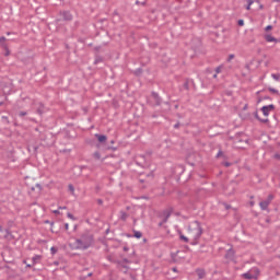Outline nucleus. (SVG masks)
Masks as SVG:
<instances>
[{
    "instance_id": "11",
    "label": "nucleus",
    "mask_w": 280,
    "mask_h": 280,
    "mask_svg": "<svg viewBox=\"0 0 280 280\" xmlns=\"http://www.w3.org/2000/svg\"><path fill=\"white\" fill-rule=\"evenodd\" d=\"M233 257H235V252L233 250V248H230L225 254V258L233 259Z\"/></svg>"
},
{
    "instance_id": "34",
    "label": "nucleus",
    "mask_w": 280,
    "mask_h": 280,
    "mask_svg": "<svg viewBox=\"0 0 280 280\" xmlns=\"http://www.w3.org/2000/svg\"><path fill=\"white\" fill-rule=\"evenodd\" d=\"M98 62H102V58L97 57L94 61V65H98Z\"/></svg>"
},
{
    "instance_id": "61",
    "label": "nucleus",
    "mask_w": 280,
    "mask_h": 280,
    "mask_svg": "<svg viewBox=\"0 0 280 280\" xmlns=\"http://www.w3.org/2000/svg\"><path fill=\"white\" fill-rule=\"evenodd\" d=\"M140 183H143V179H140Z\"/></svg>"
},
{
    "instance_id": "35",
    "label": "nucleus",
    "mask_w": 280,
    "mask_h": 280,
    "mask_svg": "<svg viewBox=\"0 0 280 280\" xmlns=\"http://www.w3.org/2000/svg\"><path fill=\"white\" fill-rule=\"evenodd\" d=\"M45 224H50L51 226H54V221L46 220Z\"/></svg>"
},
{
    "instance_id": "38",
    "label": "nucleus",
    "mask_w": 280,
    "mask_h": 280,
    "mask_svg": "<svg viewBox=\"0 0 280 280\" xmlns=\"http://www.w3.org/2000/svg\"><path fill=\"white\" fill-rule=\"evenodd\" d=\"M96 202H97V205H104V200H102V199H97Z\"/></svg>"
},
{
    "instance_id": "23",
    "label": "nucleus",
    "mask_w": 280,
    "mask_h": 280,
    "mask_svg": "<svg viewBox=\"0 0 280 280\" xmlns=\"http://www.w3.org/2000/svg\"><path fill=\"white\" fill-rule=\"evenodd\" d=\"M271 78H273L276 80V82H279L280 80V73H272Z\"/></svg>"
},
{
    "instance_id": "29",
    "label": "nucleus",
    "mask_w": 280,
    "mask_h": 280,
    "mask_svg": "<svg viewBox=\"0 0 280 280\" xmlns=\"http://www.w3.org/2000/svg\"><path fill=\"white\" fill-rule=\"evenodd\" d=\"M50 253H51V255H56V253H58V248L57 247H51Z\"/></svg>"
},
{
    "instance_id": "55",
    "label": "nucleus",
    "mask_w": 280,
    "mask_h": 280,
    "mask_svg": "<svg viewBox=\"0 0 280 280\" xmlns=\"http://www.w3.org/2000/svg\"><path fill=\"white\" fill-rule=\"evenodd\" d=\"M88 277H93V273H91V272H90V273H88Z\"/></svg>"
},
{
    "instance_id": "24",
    "label": "nucleus",
    "mask_w": 280,
    "mask_h": 280,
    "mask_svg": "<svg viewBox=\"0 0 280 280\" xmlns=\"http://www.w3.org/2000/svg\"><path fill=\"white\" fill-rule=\"evenodd\" d=\"M8 40V38H5L4 36L0 37V47H2V45H5V42Z\"/></svg>"
},
{
    "instance_id": "4",
    "label": "nucleus",
    "mask_w": 280,
    "mask_h": 280,
    "mask_svg": "<svg viewBox=\"0 0 280 280\" xmlns=\"http://www.w3.org/2000/svg\"><path fill=\"white\" fill-rule=\"evenodd\" d=\"M172 217V210H164L159 218L164 222L167 223V221L170 220V218Z\"/></svg>"
},
{
    "instance_id": "1",
    "label": "nucleus",
    "mask_w": 280,
    "mask_h": 280,
    "mask_svg": "<svg viewBox=\"0 0 280 280\" xmlns=\"http://www.w3.org/2000/svg\"><path fill=\"white\" fill-rule=\"evenodd\" d=\"M92 246H95V236L89 231L83 232L80 237L74 241V248L77 250H89Z\"/></svg>"
},
{
    "instance_id": "33",
    "label": "nucleus",
    "mask_w": 280,
    "mask_h": 280,
    "mask_svg": "<svg viewBox=\"0 0 280 280\" xmlns=\"http://www.w3.org/2000/svg\"><path fill=\"white\" fill-rule=\"evenodd\" d=\"M233 58H235V55H230L228 58V62H231L233 60Z\"/></svg>"
},
{
    "instance_id": "8",
    "label": "nucleus",
    "mask_w": 280,
    "mask_h": 280,
    "mask_svg": "<svg viewBox=\"0 0 280 280\" xmlns=\"http://www.w3.org/2000/svg\"><path fill=\"white\" fill-rule=\"evenodd\" d=\"M265 40L267 43H278V39L275 36L270 35V34L265 35Z\"/></svg>"
},
{
    "instance_id": "9",
    "label": "nucleus",
    "mask_w": 280,
    "mask_h": 280,
    "mask_svg": "<svg viewBox=\"0 0 280 280\" xmlns=\"http://www.w3.org/2000/svg\"><path fill=\"white\" fill-rule=\"evenodd\" d=\"M115 264H117V268L119 270H125V271L128 270V266L124 265V261L117 260V261H115Z\"/></svg>"
},
{
    "instance_id": "50",
    "label": "nucleus",
    "mask_w": 280,
    "mask_h": 280,
    "mask_svg": "<svg viewBox=\"0 0 280 280\" xmlns=\"http://www.w3.org/2000/svg\"><path fill=\"white\" fill-rule=\"evenodd\" d=\"M0 233H3V226L0 225Z\"/></svg>"
},
{
    "instance_id": "2",
    "label": "nucleus",
    "mask_w": 280,
    "mask_h": 280,
    "mask_svg": "<svg viewBox=\"0 0 280 280\" xmlns=\"http://www.w3.org/2000/svg\"><path fill=\"white\" fill-rule=\"evenodd\" d=\"M188 235L192 240V246H196L200 237H202V225L198 221L191 222L188 228Z\"/></svg>"
},
{
    "instance_id": "37",
    "label": "nucleus",
    "mask_w": 280,
    "mask_h": 280,
    "mask_svg": "<svg viewBox=\"0 0 280 280\" xmlns=\"http://www.w3.org/2000/svg\"><path fill=\"white\" fill-rule=\"evenodd\" d=\"M27 115V112H20V117H25Z\"/></svg>"
},
{
    "instance_id": "41",
    "label": "nucleus",
    "mask_w": 280,
    "mask_h": 280,
    "mask_svg": "<svg viewBox=\"0 0 280 280\" xmlns=\"http://www.w3.org/2000/svg\"><path fill=\"white\" fill-rule=\"evenodd\" d=\"M238 25H244V20H238Z\"/></svg>"
},
{
    "instance_id": "18",
    "label": "nucleus",
    "mask_w": 280,
    "mask_h": 280,
    "mask_svg": "<svg viewBox=\"0 0 280 280\" xmlns=\"http://www.w3.org/2000/svg\"><path fill=\"white\" fill-rule=\"evenodd\" d=\"M120 219H121L124 222H126V220H128V213L121 211V212H120Z\"/></svg>"
},
{
    "instance_id": "21",
    "label": "nucleus",
    "mask_w": 280,
    "mask_h": 280,
    "mask_svg": "<svg viewBox=\"0 0 280 280\" xmlns=\"http://www.w3.org/2000/svg\"><path fill=\"white\" fill-rule=\"evenodd\" d=\"M272 200H275V195H272V194L268 195L266 201L270 205V202H272Z\"/></svg>"
},
{
    "instance_id": "19",
    "label": "nucleus",
    "mask_w": 280,
    "mask_h": 280,
    "mask_svg": "<svg viewBox=\"0 0 280 280\" xmlns=\"http://www.w3.org/2000/svg\"><path fill=\"white\" fill-rule=\"evenodd\" d=\"M144 160H145L144 155H138L136 161H137L138 165H141V161H144Z\"/></svg>"
},
{
    "instance_id": "32",
    "label": "nucleus",
    "mask_w": 280,
    "mask_h": 280,
    "mask_svg": "<svg viewBox=\"0 0 280 280\" xmlns=\"http://www.w3.org/2000/svg\"><path fill=\"white\" fill-rule=\"evenodd\" d=\"M38 259H40V256H38V255L34 256V257H33L34 264H36V261H38Z\"/></svg>"
},
{
    "instance_id": "58",
    "label": "nucleus",
    "mask_w": 280,
    "mask_h": 280,
    "mask_svg": "<svg viewBox=\"0 0 280 280\" xmlns=\"http://www.w3.org/2000/svg\"><path fill=\"white\" fill-rule=\"evenodd\" d=\"M173 272H176V268H173Z\"/></svg>"
},
{
    "instance_id": "17",
    "label": "nucleus",
    "mask_w": 280,
    "mask_h": 280,
    "mask_svg": "<svg viewBox=\"0 0 280 280\" xmlns=\"http://www.w3.org/2000/svg\"><path fill=\"white\" fill-rule=\"evenodd\" d=\"M133 237H136L137 240H141V237H143V233H141L139 231H135Z\"/></svg>"
},
{
    "instance_id": "30",
    "label": "nucleus",
    "mask_w": 280,
    "mask_h": 280,
    "mask_svg": "<svg viewBox=\"0 0 280 280\" xmlns=\"http://www.w3.org/2000/svg\"><path fill=\"white\" fill-rule=\"evenodd\" d=\"M215 73H222V66H219L215 68Z\"/></svg>"
},
{
    "instance_id": "40",
    "label": "nucleus",
    "mask_w": 280,
    "mask_h": 280,
    "mask_svg": "<svg viewBox=\"0 0 280 280\" xmlns=\"http://www.w3.org/2000/svg\"><path fill=\"white\" fill-rule=\"evenodd\" d=\"M266 32H268L269 30H272V25H268V26H266Z\"/></svg>"
},
{
    "instance_id": "7",
    "label": "nucleus",
    "mask_w": 280,
    "mask_h": 280,
    "mask_svg": "<svg viewBox=\"0 0 280 280\" xmlns=\"http://www.w3.org/2000/svg\"><path fill=\"white\" fill-rule=\"evenodd\" d=\"M152 97L155 102V106H161L163 101L161 100V96H159V93L152 92Z\"/></svg>"
},
{
    "instance_id": "51",
    "label": "nucleus",
    "mask_w": 280,
    "mask_h": 280,
    "mask_svg": "<svg viewBox=\"0 0 280 280\" xmlns=\"http://www.w3.org/2000/svg\"><path fill=\"white\" fill-rule=\"evenodd\" d=\"M246 10H250V4H247Z\"/></svg>"
},
{
    "instance_id": "15",
    "label": "nucleus",
    "mask_w": 280,
    "mask_h": 280,
    "mask_svg": "<svg viewBox=\"0 0 280 280\" xmlns=\"http://www.w3.org/2000/svg\"><path fill=\"white\" fill-rule=\"evenodd\" d=\"M28 152H38V147L35 144L28 145Z\"/></svg>"
},
{
    "instance_id": "16",
    "label": "nucleus",
    "mask_w": 280,
    "mask_h": 280,
    "mask_svg": "<svg viewBox=\"0 0 280 280\" xmlns=\"http://www.w3.org/2000/svg\"><path fill=\"white\" fill-rule=\"evenodd\" d=\"M179 240H183L185 244H189V237L185 236L183 233L179 234Z\"/></svg>"
},
{
    "instance_id": "46",
    "label": "nucleus",
    "mask_w": 280,
    "mask_h": 280,
    "mask_svg": "<svg viewBox=\"0 0 280 280\" xmlns=\"http://www.w3.org/2000/svg\"><path fill=\"white\" fill-rule=\"evenodd\" d=\"M165 224V222L161 221L158 226H163Z\"/></svg>"
},
{
    "instance_id": "48",
    "label": "nucleus",
    "mask_w": 280,
    "mask_h": 280,
    "mask_svg": "<svg viewBox=\"0 0 280 280\" xmlns=\"http://www.w3.org/2000/svg\"><path fill=\"white\" fill-rule=\"evenodd\" d=\"M212 78H214V79L218 78V73L215 72V73L212 75Z\"/></svg>"
},
{
    "instance_id": "56",
    "label": "nucleus",
    "mask_w": 280,
    "mask_h": 280,
    "mask_svg": "<svg viewBox=\"0 0 280 280\" xmlns=\"http://www.w3.org/2000/svg\"><path fill=\"white\" fill-rule=\"evenodd\" d=\"M276 3H280V0H273Z\"/></svg>"
},
{
    "instance_id": "59",
    "label": "nucleus",
    "mask_w": 280,
    "mask_h": 280,
    "mask_svg": "<svg viewBox=\"0 0 280 280\" xmlns=\"http://www.w3.org/2000/svg\"><path fill=\"white\" fill-rule=\"evenodd\" d=\"M124 250H128V247H125Z\"/></svg>"
},
{
    "instance_id": "6",
    "label": "nucleus",
    "mask_w": 280,
    "mask_h": 280,
    "mask_svg": "<svg viewBox=\"0 0 280 280\" xmlns=\"http://www.w3.org/2000/svg\"><path fill=\"white\" fill-rule=\"evenodd\" d=\"M60 15L62 16L63 21H72L73 20V15L69 11H63L60 13Z\"/></svg>"
},
{
    "instance_id": "10",
    "label": "nucleus",
    "mask_w": 280,
    "mask_h": 280,
    "mask_svg": "<svg viewBox=\"0 0 280 280\" xmlns=\"http://www.w3.org/2000/svg\"><path fill=\"white\" fill-rule=\"evenodd\" d=\"M259 207L262 211H266L268 207H270V203L267 200L260 201Z\"/></svg>"
},
{
    "instance_id": "42",
    "label": "nucleus",
    "mask_w": 280,
    "mask_h": 280,
    "mask_svg": "<svg viewBox=\"0 0 280 280\" xmlns=\"http://www.w3.org/2000/svg\"><path fill=\"white\" fill-rule=\"evenodd\" d=\"M224 166H225V167H231V163L225 162V163H224Z\"/></svg>"
},
{
    "instance_id": "49",
    "label": "nucleus",
    "mask_w": 280,
    "mask_h": 280,
    "mask_svg": "<svg viewBox=\"0 0 280 280\" xmlns=\"http://www.w3.org/2000/svg\"><path fill=\"white\" fill-rule=\"evenodd\" d=\"M275 159H280V155L279 154H275Z\"/></svg>"
},
{
    "instance_id": "12",
    "label": "nucleus",
    "mask_w": 280,
    "mask_h": 280,
    "mask_svg": "<svg viewBox=\"0 0 280 280\" xmlns=\"http://www.w3.org/2000/svg\"><path fill=\"white\" fill-rule=\"evenodd\" d=\"M4 240H14V235H12V232L10 230H5Z\"/></svg>"
},
{
    "instance_id": "54",
    "label": "nucleus",
    "mask_w": 280,
    "mask_h": 280,
    "mask_svg": "<svg viewBox=\"0 0 280 280\" xmlns=\"http://www.w3.org/2000/svg\"><path fill=\"white\" fill-rule=\"evenodd\" d=\"M54 213H60V211L59 210H55Z\"/></svg>"
},
{
    "instance_id": "43",
    "label": "nucleus",
    "mask_w": 280,
    "mask_h": 280,
    "mask_svg": "<svg viewBox=\"0 0 280 280\" xmlns=\"http://www.w3.org/2000/svg\"><path fill=\"white\" fill-rule=\"evenodd\" d=\"M248 5H253L254 1L253 0H247Z\"/></svg>"
},
{
    "instance_id": "36",
    "label": "nucleus",
    "mask_w": 280,
    "mask_h": 280,
    "mask_svg": "<svg viewBox=\"0 0 280 280\" xmlns=\"http://www.w3.org/2000/svg\"><path fill=\"white\" fill-rule=\"evenodd\" d=\"M107 259H108V261H112L113 264H115V261H117V260H114L112 256H107Z\"/></svg>"
},
{
    "instance_id": "57",
    "label": "nucleus",
    "mask_w": 280,
    "mask_h": 280,
    "mask_svg": "<svg viewBox=\"0 0 280 280\" xmlns=\"http://www.w3.org/2000/svg\"><path fill=\"white\" fill-rule=\"evenodd\" d=\"M11 34H12L11 32H8V33H7V36H10Z\"/></svg>"
},
{
    "instance_id": "47",
    "label": "nucleus",
    "mask_w": 280,
    "mask_h": 280,
    "mask_svg": "<svg viewBox=\"0 0 280 280\" xmlns=\"http://www.w3.org/2000/svg\"><path fill=\"white\" fill-rule=\"evenodd\" d=\"M36 187H38V189H43V187L40 186V184H36Z\"/></svg>"
},
{
    "instance_id": "13",
    "label": "nucleus",
    "mask_w": 280,
    "mask_h": 280,
    "mask_svg": "<svg viewBox=\"0 0 280 280\" xmlns=\"http://www.w3.org/2000/svg\"><path fill=\"white\" fill-rule=\"evenodd\" d=\"M243 279L253 280L255 279V276H253L250 272L243 273Z\"/></svg>"
},
{
    "instance_id": "3",
    "label": "nucleus",
    "mask_w": 280,
    "mask_h": 280,
    "mask_svg": "<svg viewBox=\"0 0 280 280\" xmlns=\"http://www.w3.org/2000/svg\"><path fill=\"white\" fill-rule=\"evenodd\" d=\"M115 145V141H98L96 148L98 152H115L117 147Z\"/></svg>"
},
{
    "instance_id": "53",
    "label": "nucleus",
    "mask_w": 280,
    "mask_h": 280,
    "mask_svg": "<svg viewBox=\"0 0 280 280\" xmlns=\"http://www.w3.org/2000/svg\"><path fill=\"white\" fill-rule=\"evenodd\" d=\"M37 113H39V115H43V112L40 109H38Z\"/></svg>"
},
{
    "instance_id": "52",
    "label": "nucleus",
    "mask_w": 280,
    "mask_h": 280,
    "mask_svg": "<svg viewBox=\"0 0 280 280\" xmlns=\"http://www.w3.org/2000/svg\"><path fill=\"white\" fill-rule=\"evenodd\" d=\"M230 208H231V206H229V205L225 203V209H230Z\"/></svg>"
},
{
    "instance_id": "26",
    "label": "nucleus",
    "mask_w": 280,
    "mask_h": 280,
    "mask_svg": "<svg viewBox=\"0 0 280 280\" xmlns=\"http://www.w3.org/2000/svg\"><path fill=\"white\" fill-rule=\"evenodd\" d=\"M268 91H269L270 93H275L276 95H279V90H277V89L269 88Z\"/></svg>"
},
{
    "instance_id": "44",
    "label": "nucleus",
    "mask_w": 280,
    "mask_h": 280,
    "mask_svg": "<svg viewBox=\"0 0 280 280\" xmlns=\"http://www.w3.org/2000/svg\"><path fill=\"white\" fill-rule=\"evenodd\" d=\"M180 127V122H177L174 125V128H179Z\"/></svg>"
},
{
    "instance_id": "25",
    "label": "nucleus",
    "mask_w": 280,
    "mask_h": 280,
    "mask_svg": "<svg viewBox=\"0 0 280 280\" xmlns=\"http://www.w3.org/2000/svg\"><path fill=\"white\" fill-rule=\"evenodd\" d=\"M98 141H106V136L105 135H96Z\"/></svg>"
},
{
    "instance_id": "27",
    "label": "nucleus",
    "mask_w": 280,
    "mask_h": 280,
    "mask_svg": "<svg viewBox=\"0 0 280 280\" xmlns=\"http://www.w3.org/2000/svg\"><path fill=\"white\" fill-rule=\"evenodd\" d=\"M68 189H69V191H71V194H74V191H75V188L73 187L72 184H70V185L68 186Z\"/></svg>"
},
{
    "instance_id": "14",
    "label": "nucleus",
    "mask_w": 280,
    "mask_h": 280,
    "mask_svg": "<svg viewBox=\"0 0 280 280\" xmlns=\"http://www.w3.org/2000/svg\"><path fill=\"white\" fill-rule=\"evenodd\" d=\"M2 49H4V56H10V48L8 47V44H2Z\"/></svg>"
},
{
    "instance_id": "20",
    "label": "nucleus",
    "mask_w": 280,
    "mask_h": 280,
    "mask_svg": "<svg viewBox=\"0 0 280 280\" xmlns=\"http://www.w3.org/2000/svg\"><path fill=\"white\" fill-rule=\"evenodd\" d=\"M93 156H94L95 161H100V159H102V155L100 154V151L94 152Z\"/></svg>"
},
{
    "instance_id": "60",
    "label": "nucleus",
    "mask_w": 280,
    "mask_h": 280,
    "mask_svg": "<svg viewBox=\"0 0 280 280\" xmlns=\"http://www.w3.org/2000/svg\"><path fill=\"white\" fill-rule=\"evenodd\" d=\"M60 209H67V207H62V208H60Z\"/></svg>"
},
{
    "instance_id": "31",
    "label": "nucleus",
    "mask_w": 280,
    "mask_h": 280,
    "mask_svg": "<svg viewBox=\"0 0 280 280\" xmlns=\"http://www.w3.org/2000/svg\"><path fill=\"white\" fill-rule=\"evenodd\" d=\"M220 156H224V152H222V150H219L217 154V159H220Z\"/></svg>"
},
{
    "instance_id": "45",
    "label": "nucleus",
    "mask_w": 280,
    "mask_h": 280,
    "mask_svg": "<svg viewBox=\"0 0 280 280\" xmlns=\"http://www.w3.org/2000/svg\"><path fill=\"white\" fill-rule=\"evenodd\" d=\"M65 229H66V231H69V223L65 224Z\"/></svg>"
},
{
    "instance_id": "5",
    "label": "nucleus",
    "mask_w": 280,
    "mask_h": 280,
    "mask_svg": "<svg viewBox=\"0 0 280 280\" xmlns=\"http://www.w3.org/2000/svg\"><path fill=\"white\" fill-rule=\"evenodd\" d=\"M271 110H275V106L272 104L261 107V113L265 117H268V115H270Z\"/></svg>"
},
{
    "instance_id": "39",
    "label": "nucleus",
    "mask_w": 280,
    "mask_h": 280,
    "mask_svg": "<svg viewBox=\"0 0 280 280\" xmlns=\"http://www.w3.org/2000/svg\"><path fill=\"white\" fill-rule=\"evenodd\" d=\"M122 264H130V260H128V258H124Z\"/></svg>"
},
{
    "instance_id": "22",
    "label": "nucleus",
    "mask_w": 280,
    "mask_h": 280,
    "mask_svg": "<svg viewBox=\"0 0 280 280\" xmlns=\"http://www.w3.org/2000/svg\"><path fill=\"white\" fill-rule=\"evenodd\" d=\"M197 275H198V279H205V271L203 270H198Z\"/></svg>"
},
{
    "instance_id": "28",
    "label": "nucleus",
    "mask_w": 280,
    "mask_h": 280,
    "mask_svg": "<svg viewBox=\"0 0 280 280\" xmlns=\"http://www.w3.org/2000/svg\"><path fill=\"white\" fill-rule=\"evenodd\" d=\"M67 218H69L70 220H73V221L78 220L77 218H74V217L71 214V212H68V213H67Z\"/></svg>"
}]
</instances>
